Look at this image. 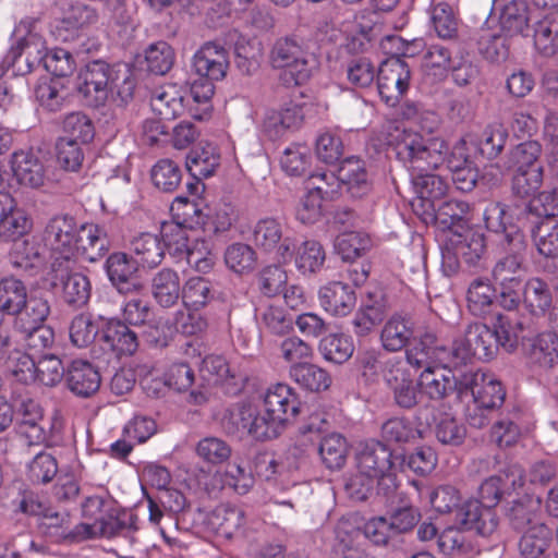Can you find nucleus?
<instances>
[{
	"label": "nucleus",
	"instance_id": "603ef678",
	"mask_svg": "<svg viewBox=\"0 0 558 558\" xmlns=\"http://www.w3.org/2000/svg\"><path fill=\"white\" fill-rule=\"evenodd\" d=\"M492 331L494 332L497 348L501 347L507 352H512L518 347L522 325L510 315L498 314L493 324Z\"/></svg>",
	"mask_w": 558,
	"mask_h": 558
},
{
	"label": "nucleus",
	"instance_id": "c03bdc74",
	"mask_svg": "<svg viewBox=\"0 0 558 558\" xmlns=\"http://www.w3.org/2000/svg\"><path fill=\"white\" fill-rule=\"evenodd\" d=\"M35 97L43 109L57 112L65 106L69 92L58 78L44 80L37 84Z\"/></svg>",
	"mask_w": 558,
	"mask_h": 558
},
{
	"label": "nucleus",
	"instance_id": "6e6552de",
	"mask_svg": "<svg viewBox=\"0 0 558 558\" xmlns=\"http://www.w3.org/2000/svg\"><path fill=\"white\" fill-rule=\"evenodd\" d=\"M496 339L492 328L484 324H472L463 337L456 339L450 350L449 364L460 365L472 357L487 361L497 353Z\"/></svg>",
	"mask_w": 558,
	"mask_h": 558
},
{
	"label": "nucleus",
	"instance_id": "69168bd1",
	"mask_svg": "<svg viewBox=\"0 0 558 558\" xmlns=\"http://www.w3.org/2000/svg\"><path fill=\"white\" fill-rule=\"evenodd\" d=\"M181 179L180 167L170 159L159 160L151 169V180L155 186L163 192L174 191Z\"/></svg>",
	"mask_w": 558,
	"mask_h": 558
},
{
	"label": "nucleus",
	"instance_id": "a211bd4d",
	"mask_svg": "<svg viewBox=\"0 0 558 558\" xmlns=\"http://www.w3.org/2000/svg\"><path fill=\"white\" fill-rule=\"evenodd\" d=\"M9 260L16 271L34 276L43 269L46 263V247L35 236L14 241Z\"/></svg>",
	"mask_w": 558,
	"mask_h": 558
},
{
	"label": "nucleus",
	"instance_id": "9d476101",
	"mask_svg": "<svg viewBox=\"0 0 558 558\" xmlns=\"http://www.w3.org/2000/svg\"><path fill=\"white\" fill-rule=\"evenodd\" d=\"M505 250L507 254L498 259L492 275L499 286L520 288L521 272L526 250V240L520 230H513L506 235Z\"/></svg>",
	"mask_w": 558,
	"mask_h": 558
},
{
	"label": "nucleus",
	"instance_id": "7ed1b4c3",
	"mask_svg": "<svg viewBox=\"0 0 558 558\" xmlns=\"http://www.w3.org/2000/svg\"><path fill=\"white\" fill-rule=\"evenodd\" d=\"M400 162L412 173L434 171L445 162L448 146L439 137H424L418 132L395 126L388 134Z\"/></svg>",
	"mask_w": 558,
	"mask_h": 558
},
{
	"label": "nucleus",
	"instance_id": "bb28decb",
	"mask_svg": "<svg viewBox=\"0 0 558 558\" xmlns=\"http://www.w3.org/2000/svg\"><path fill=\"white\" fill-rule=\"evenodd\" d=\"M461 376L456 377L450 369L425 367L421 373L418 386L430 400H441L456 391L460 397Z\"/></svg>",
	"mask_w": 558,
	"mask_h": 558
},
{
	"label": "nucleus",
	"instance_id": "680f3d73",
	"mask_svg": "<svg viewBox=\"0 0 558 558\" xmlns=\"http://www.w3.org/2000/svg\"><path fill=\"white\" fill-rule=\"evenodd\" d=\"M235 64L244 74H252L258 68L262 56L260 43L240 36L234 45Z\"/></svg>",
	"mask_w": 558,
	"mask_h": 558
},
{
	"label": "nucleus",
	"instance_id": "72a5a7b5",
	"mask_svg": "<svg viewBox=\"0 0 558 558\" xmlns=\"http://www.w3.org/2000/svg\"><path fill=\"white\" fill-rule=\"evenodd\" d=\"M151 293L155 301L169 308L182 298V286L179 274L171 268H162L151 279Z\"/></svg>",
	"mask_w": 558,
	"mask_h": 558
},
{
	"label": "nucleus",
	"instance_id": "cd10ccee",
	"mask_svg": "<svg viewBox=\"0 0 558 558\" xmlns=\"http://www.w3.org/2000/svg\"><path fill=\"white\" fill-rule=\"evenodd\" d=\"M320 306L333 316H347L355 306L356 298L352 288L341 281H331L319 289Z\"/></svg>",
	"mask_w": 558,
	"mask_h": 558
},
{
	"label": "nucleus",
	"instance_id": "f3484780",
	"mask_svg": "<svg viewBox=\"0 0 558 558\" xmlns=\"http://www.w3.org/2000/svg\"><path fill=\"white\" fill-rule=\"evenodd\" d=\"M192 65L198 76L220 81L229 69L228 51L217 41H207L195 52Z\"/></svg>",
	"mask_w": 558,
	"mask_h": 558
},
{
	"label": "nucleus",
	"instance_id": "4be33fe9",
	"mask_svg": "<svg viewBox=\"0 0 558 558\" xmlns=\"http://www.w3.org/2000/svg\"><path fill=\"white\" fill-rule=\"evenodd\" d=\"M414 323L408 315L395 313L384 323L379 340L387 352H399L410 344L414 338Z\"/></svg>",
	"mask_w": 558,
	"mask_h": 558
},
{
	"label": "nucleus",
	"instance_id": "ddd939ff",
	"mask_svg": "<svg viewBox=\"0 0 558 558\" xmlns=\"http://www.w3.org/2000/svg\"><path fill=\"white\" fill-rule=\"evenodd\" d=\"M112 66L97 60L90 62L80 74L78 90L93 107L101 106L110 97Z\"/></svg>",
	"mask_w": 558,
	"mask_h": 558
},
{
	"label": "nucleus",
	"instance_id": "e2e57ef3",
	"mask_svg": "<svg viewBox=\"0 0 558 558\" xmlns=\"http://www.w3.org/2000/svg\"><path fill=\"white\" fill-rule=\"evenodd\" d=\"M57 473L58 462L56 458L47 451L38 452L27 464V477L35 484L49 483Z\"/></svg>",
	"mask_w": 558,
	"mask_h": 558
},
{
	"label": "nucleus",
	"instance_id": "5701e85b",
	"mask_svg": "<svg viewBox=\"0 0 558 558\" xmlns=\"http://www.w3.org/2000/svg\"><path fill=\"white\" fill-rule=\"evenodd\" d=\"M220 165V154L216 145L211 143H199L186 157V169L197 180L195 183H187L192 193H196L199 181L214 174Z\"/></svg>",
	"mask_w": 558,
	"mask_h": 558
},
{
	"label": "nucleus",
	"instance_id": "a19ab883",
	"mask_svg": "<svg viewBox=\"0 0 558 558\" xmlns=\"http://www.w3.org/2000/svg\"><path fill=\"white\" fill-rule=\"evenodd\" d=\"M542 145L537 141H526L514 146L507 155L505 170H521L543 167Z\"/></svg>",
	"mask_w": 558,
	"mask_h": 558
},
{
	"label": "nucleus",
	"instance_id": "a18cd8bd",
	"mask_svg": "<svg viewBox=\"0 0 558 558\" xmlns=\"http://www.w3.org/2000/svg\"><path fill=\"white\" fill-rule=\"evenodd\" d=\"M496 291L488 279L476 278L468 289L466 302L468 308L475 316H483L490 312Z\"/></svg>",
	"mask_w": 558,
	"mask_h": 558
},
{
	"label": "nucleus",
	"instance_id": "13d9d810",
	"mask_svg": "<svg viewBox=\"0 0 558 558\" xmlns=\"http://www.w3.org/2000/svg\"><path fill=\"white\" fill-rule=\"evenodd\" d=\"M508 131L500 122H493L488 124L478 140V149L487 159L497 158L504 150L507 140Z\"/></svg>",
	"mask_w": 558,
	"mask_h": 558
},
{
	"label": "nucleus",
	"instance_id": "9b49d317",
	"mask_svg": "<svg viewBox=\"0 0 558 558\" xmlns=\"http://www.w3.org/2000/svg\"><path fill=\"white\" fill-rule=\"evenodd\" d=\"M410 78V68L403 59L391 57L385 60L377 73V87L381 99L388 106L395 107L407 92Z\"/></svg>",
	"mask_w": 558,
	"mask_h": 558
},
{
	"label": "nucleus",
	"instance_id": "20e7f679",
	"mask_svg": "<svg viewBox=\"0 0 558 558\" xmlns=\"http://www.w3.org/2000/svg\"><path fill=\"white\" fill-rule=\"evenodd\" d=\"M270 63L275 69L284 70L288 84L302 85L317 65L316 57L301 38L287 36L278 38L270 50Z\"/></svg>",
	"mask_w": 558,
	"mask_h": 558
},
{
	"label": "nucleus",
	"instance_id": "f704fd0d",
	"mask_svg": "<svg viewBox=\"0 0 558 558\" xmlns=\"http://www.w3.org/2000/svg\"><path fill=\"white\" fill-rule=\"evenodd\" d=\"M534 14L524 0H511L500 9V29L508 35L522 34L529 22L534 23Z\"/></svg>",
	"mask_w": 558,
	"mask_h": 558
},
{
	"label": "nucleus",
	"instance_id": "2f4dec72",
	"mask_svg": "<svg viewBox=\"0 0 558 558\" xmlns=\"http://www.w3.org/2000/svg\"><path fill=\"white\" fill-rule=\"evenodd\" d=\"M14 178L22 185L39 187L44 184L46 172L43 162L33 151H16L11 159Z\"/></svg>",
	"mask_w": 558,
	"mask_h": 558
},
{
	"label": "nucleus",
	"instance_id": "8fccbe9b",
	"mask_svg": "<svg viewBox=\"0 0 558 558\" xmlns=\"http://www.w3.org/2000/svg\"><path fill=\"white\" fill-rule=\"evenodd\" d=\"M318 350L326 361L342 364L352 356L354 344L350 337L332 333L320 340Z\"/></svg>",
	"mask_w": 558,
	"mask_h": 558
},
{
	"label": "nucleus",
	"instance_id": "c85d7f7f",
	"mask_svg": "<svg viewBox=\"0 0 558 558\" xmlns=\"http://www.w3.org/2000/svg\"><path fill=\"white\" fill-rule=\"evenodd\" d=\"M65 380L73 393L86 398L99 389L101 377L98 368L88 361L74 360L68 368Z\"/></svg>",
	"mask_w": 558,
	"mask_h": 558
},
{
	"label": "nucleus",
	"instance_id": "f8f14e48",
	"mask_svg": "<svg viewBox=\"0 0 558 558\" xmlns=\"http://www.w3.org/2000/svg\"><path fill=\"white\" fill-rule=\"evenodd\" d=\"M525 483V474L519 464H509L498 474L484 480L477 489V498L486 507L496 509L501 498L511 495Z\"/></svg>",
	"mask_w": 558,
	"mask_h": 558
},
{
	"label": "nucleus",
	"instance_id": "bf43d9fd",
	"mask_svg": "<svg viewBox=\"0 0 558 558\" xmlns=\"http://www.w3.org/2000/svg\"><path fill=\"white\" fill-rule=\"evenodd\" d=\"M454 253L461 256L462 262L474 265L485 251L484 236L481 233L468 231L465 234L454 235L450 239Z\"/></svg>",
	"mask_w": 558,
	"mask_h": 558
},
{
	"label": "nucleus",
	"instance_id": "4c0bfd02",
	"mask_svg": "<svg viewBox=\"0 0 558 558\" xmlns=\"http://www.w3.org/2000/svg\"><path fill=\"white\" fill-rule=\"evenodd\" d=\"M551 530L543 523L535 522L520 538V554L524 558H539L551 545Z\"/></svg>",
	"mask_w": 558,
	"mask_h": 558
},
{
	"label": "nucleus",
	"instance_id": "393cba45",
	"mask_svg": "<svg viewBox=\"0 0 558 558\" xmlns=\"http://www.w3.org/2000/svg\"><path fill=\"white\" fill-rule=\"evenodd\" d=\"M13 502L16 511L28 515L44 517L49 521L48 524L50 526L68 529L69 513L65 511H54L47 505L46 499L34 490H21Z\"/></svg>",
	"mask_w": 558,
	"mask_h": 558
},
{
	"label": "nucleus",
	"instance_id": "0e129e2a",
	"mask_svg": "<svg viewBox=\"0 0 558 558\" xmlns=\"http://www.w3.org/2000/svg\"><path fill=\"white\" fill-rule=\"evenodd\" d=\"M225 263L232 271L245 274L254 269L256 254L247 244L233 243L226 248Z\"/></svg>",
	"mask_w": 558,
	"mask_h": 558
},
{
	"label": "nucleus",
	"instance_id": "0eeeda50",
	"mask_svg": "<svg viewBox=\"0 0 558 558\" xmlns=\"http://www.w3.org/2000/svg\"><path fill=\"white\" fill-rule=\"evenodd\" d=\"M138 530V519L132 511L123 510L116 514L100 515L94 522H82L70 530L66 535L73 541L81 542L96 537L131 538Z\"/></svg>",
	"mask_w": 558,
	"mask_h": 558
},
{
	"label": "nucleus",
	"instance_id": "a878e982",
	"mask_svg": "<svg viewBox=\"0 0 558 558\" xmlns=\"http://www.w3.org/2000/svg\"><path fill=\"white\" fill-rule=\"evenodd\" d=\"M96 11L84 3L71 5L54 27V35L62 41H71L78 37L80 33L97 22Z\"/></svg>",
	"mask_w": 558,
	"mask_h": 558
},
{
	"label": "nucleus",
	"instance_id": "774afa93",
	"mask_svg": "<svg viewBox=\"0 0 558 558\" xmlns=\"http://www.w3.org/2000/svg\"><path fill=\"white\" fill-rule=\"evenodd\" d=\"M538 253L545 257H558V225L551 221L539 223L533 232Z\"/></svg>",
	"mask_w": 558,
	"mask_h": 558
},
{
	"label": "nucleus",
	"instance_id": "412c9836",
	"mask_svg": "<svg viewBox=\"0 0 558 558\" xmlns=\"http://www.w3.org/2000/svg\"><path fill=\"white\" fill-rule=\"evenodd\" d=\"M32 229V220L26 211L17 207L15 199L5 192H0V236L15 240Z\"/></svg>",
	"mask_w": 558,
	"mask_h": 558
},
{
	"label": "nucleus",
	"instance_id": "6e6d98bb",
	"mask_svg": "<svg viewBox=\"0 0 558 558\" xmlns=\"http://www.w3.org/2000/svg\"><path fill=\"white\" fill-rule=\"evenodd\" d=\"M326 259L325 250L322 244L315 240H306L295 253L294 262L296 268L303 274H314L318 271Z\"/></svg>",
	"mask_w": 558,
	"mask_h": 558
},
{
	"label": "nucleus",
	"instance_id": "e433bc0d",
	"mask_svg": "<svg viewBox=\"0 0 558 558\" xmlns=\"http://www.w3.org/2000/svg\"><path fill=\"white\" fill-rule=\"evenodd\" d=\"M216 295L214 283L205 277L192 276L182 286V302L187 310L199 311Z\"/></svg>",
	"mask_w": 558,
	"mask_h": 558
},
{
	"label": "nucleus",
	"instance_id": "052dcab7",
	"mask_svg": "<svg viewBox=\"0 0 558 558\" xmlns=\"http://www.w3.org/2000/svg\"><path fill=\"white\" fill-rule=\"evenodd\" d=\"M437 545L442 554L452 558H464L473 550L472 543L457 527L444 530L437 537Z\"/></svg>",
	"mask_w": 558,
	"mask_h": 558
},
{
	"label": "nucleus",
	"instance_id": "b1692460",
	"mask_svg": "<svg viewBox=\"0 0 558 558\" xmlns=\"http://www.w3.org/2000/svg\"><path fill=\"white\" fill-rule=\"evenodd\" d=\"M75 246L77 257L95 263L102 258L110 248V241L106 230L95 223H84L78 227Z\"/></svg>",
	"mask_w": 558,
	"mask_h": 558
},
{
	"label": "nucleus",
	"instance_id": "4d7b16f0",
	"mask_svg": "<svg viewBox=\"0 0 558 558\" xmlns=\"http://www.w3.org/2000/svg\"><path fill=\"white\" fill-rule=\"evenodd\" d=\"M195 452L203 462L210 465H218L229 460L232 449L222 438L207 436L197 442Z\"/></svg>",
	"mask_w": 558,
	"mask_h": 558
},
{
	"label": "nucleus",
	"instance_id": "864d4df0",
	"mask_svg": "<svg viewBox=\"0 0 558 558\" xmlns=\"http://www.w3.org/2000/svg\"><path fill=\"white\" fill-rule=\"evenodd\" d=\"M523 301L533 315H543L550 308L553 298L546 282L538 278L530 279L524 287Z\"/></svg>",
	"mask_w": 558,
	"mask_h": 558
},
{
	"label": "nucleus",
	"instance_id": "dca6fc26",
	"mask_svg": "<svg viewBox=\"0 0 558 558\" xmlns=\"http://www.w3.org/2000/svg\"><path fill=\"white\" fill-rule=\"evenodd\" d=\"M457 518L464 529L483 537L496 534L500 523L496 509L486 507L476 499L466 500L459 508Z\"/></svg>",
	"mask_w": 558,
	"mask_h": 558
},
{
	"label": "nucleus",
	"instance_id": "49530a36",
	"mask_svg": "<svg viewBox=\"0 0 558 558\" xmlns=\"http://www.w3.org/2000/svg\"><path fill=\"white\" fill-rule=\"evenodd\" d=\"M330 190L323 185L308 187L307 193L301 198L295 216L302 223H315L323 215V202L329 197Z\"/></svg>",
	"mask_w": 558,
	"mask_h": 558
},
{
	"label": "nucleus",
	"instance_id": "6ab92c4d",
	"mask_svg": "<svg viewBox=\"0 0 558 558\" xmlns=\"http://www.w3.org/2000/svg\"><path fill=\"white\" fill-rule=\"evenodd\" d=\"M99 340L102 349L111 351L116 360L121 355H132L138 347L135 332L114 318L104 320Z\"/></svg>",
	"mask_w": 558,
	"mask_h": 558
},
{
	"label": "nucleus",
	"instance_id": "37998d69",
	"mask_svg": "<svg viewBox=\"0 0 558 558\" xmlns=\"http://www.w3.org/2000/svg\"><path fill=\"white\" fill-rule=\"evenodd\" d=\"M542 499L533 494H524L511 502L508 517L515 529L533 525L541 511Z\"/></svg>",
	"mask_w": 558,
	"mask_h": 558
},
{
	"label": "nucleus",
	"instance_id": "1a4fd4ad",
	"mask_svg": "<svg viewBox=\"0 0 558 558\" xmlns=\"http://www.w3.org/2000/svg\"><path fill=\"white\" fill-rule=\"evenodd\" d=\"M252 241L265 253L274 254L278 262H290L294 256L293 238L283 234L282 223L275 218L259 219L252 229Z\"/></svg>",
	"mask_w": 558,
	"mask_h": 558
},
{
	"label": "nucleus",
	"instance_id": "c9c22d12",
	"mask_svg": "<svg viewBox=\"0 0 558 558\" xmlns=\"http://www.w3.org/2000/svg\"><path fill=\"white\" fill-rule=\"evenodd\" d=\"M130 251L135 255L138 265L147 268L157 267L165 257L161 240L149 232L134 236L130 242Z\"/></svg>",
	"mask_w": 558,
	"mask_h": 558
},
{
	"label": "nucleus",
	"instance_id": "5fc2aeb1",
	"mask_svg": "<svg viewBox=\"0 0 558 558\" xmlns=\"http://www.w3.org/2000/svg\"><path fill=\"white\" fill-rule=\"evenodd\" d=\"M62 267L59 269L63 272ZM63 287V300L69 305L82 306L87 303L90 296V283L86 276L78 272L66 274L63 278L61 274Z\"/></svg>",
	"mask_w": 558,
	"mask_h": 558
},
{
	"label": "nucleus",
	"instance_id": "f03ea898",
	"mask_svg": "<svg viewBox=\"0 0 558 558\" xmlns=\"http://www.w3.org/2000/svg\"><path fill=\"white\" fill-rule=\"evenodd\" d=\"M357 473L352 476L345 487L356 500H365L377 485L388 494L396 488V470L399 457L380 441L362 444L356 452Z\"/></svg>",
	"mask_w": 558,
	"mask_h": 558
},
{
	"label": "nucleus",
	"instance_id": "c756f323",
	"mask_svg": "<svg viewBox=\"0 0 558 558\" xmlns=\"http://www.w3.org/2000/svg\"><path fill=\"white\" fill-rule=\"evenodd\" d=\"M412 340L414 341L413 344L405 351L408 364L421 368L426 366L433 357L449 362L450 352H448L446 357L447 351L445 348L437 345V337L433 331L425 330L417 335L414 332Z\"/></svg>",
	"mask_w": 558,
	"mask_h": 558
},
{
	"label": "nucleus",
	"instance_id": "3c124183",
	"mask_svg": "<svg viewBox=\"0 0 558 558\" xmlns=\"http://www.w3.org/2000/svg\"><path fill=\"white\" fill-rule=\"evenodd\" d=\"M411 177L414 189L422 199L440 201L448 191V183L432 171H415Z\"/></svg>",
	"mask_w": 558,
	"mask_h": 558
},
{
	"label": "nucleus",
	"instance_id": "58836bf2",
	"mask_svg": "<svg viewBox=\"0 0 558 558\" xmlns=\"http://www.w3.org/2000/svg\"><path fill=\"white\" fill-rule=\"evenodd\" d=\"M50 314V305L44 298L28 295L22 308L14 314L17 330H32L43 325Z\"/></svg>",
	"mask_w": 558,
	"mask_h": 558
},
{
	"label": "nucleus",
	"instance_id": "473e14b6",
	"mask_svg": "<svg viewBox=\"0 0 558 558\" xmlns=\"http://www.w3.org/2000/svg\"><path fill=\"white\" fill-rule=\"evenodd\" d=\"M533 39L535 49L545 57L558 58V14L533 15Z\"/></svg>",
	"mask_w": 558,
	"mask_h": 558
},
{
	"label": "nucleus",
	"instance_id": "79ce46f5",
	"mask_svg": "<svg viewBox=\"0 0 558 558\" xmlns=\"http://www.w3.org/2000/svg\"><path fill=\"white\" fill-rule=\"evenodd\" d=\"M290 376L298 385L310 391L326 390L331 385L329 374L318 365L308 362L292 365Z\"/></svg>",
	"mask_w": 558,
	"mask_h": 558
},
{
	"label": "nucleus",
	"instance_id": "423d86ee",
	"mask_svg": "<svg viewBox=\"0 0 558 558\" xmlns=\"http://www.w3.org/2000/svg\"><path fill=\"white\" fill-rule=\"evenodd\" d=\"M78 227L75 219L69 215L52 217L44 232L45 247L51 253V267L54 272L65 263V271L70 269V263L77 257L75 240Z\"/></svg>",
	"mask_w": 558,
	"mask_h": 558
},
{
	"label": "nucleus",
	"instance_id": "338daca9",
	"mask_svg": "<svg viewBox=\"0 0 558 558\" xmlns=\"http://www.w3.org/2000/svg\"><path fill=\"white\" fill-rule=\"evenodd\" d=\"M371 247L368 235L356 232H343L336 240V248L344 260H353L360 257Z\"/></svg>",
	"mask_w": 558,
	"mask_h": 558
},
{
	"label": "nucleus",
	"instance_id": "4468645a",
	"mask_svg": "<svg viewBox=\"0 0 558 558\" xmlns=\"http://www.w3.org/2000/svg\"><path fill=\"white\" fill-rule=\"evenodd\" d=\"M138 263L126 253L111 254L106 260V271L112 286L121 294L137 293L144 284L138 278Z\"/></svg>",
	"mask_w": 558,
	"mask_h": 558
},
{
	"label": "nucleus",
	"instance_id": "de8ad7c7",
	"mask_svg": "<svg viewBox=\"0 0 558 558\" xmlns=\"http://www.w3.org/2000/svg\"><path fill=\"white\" fill-rule=\"evenodd\" d=\"M318 452L327 469L338 470L345 463L348 453L347 440L341 434H328L320 440Z\"/></svg>",
	"mask_w": 558,
	"mask_h": 558
},
{
	"label": "nucleus",
	"instance_id": "7c9ffc66",
	"mask_svg": "<svg viewBox=\"0 0 558 558\" xmlns=\"http://www.w3.org/2000/svg\"><path fill=\"white\" fill-rule=\"evenodd\" d=\"M337 180L352 197L360 198L371 191L365 162L356 157L342 160L337 171Z\"/></svg>",
	"mask_w": 558,
	"mask_h": 558
},
{
	"label": "nucleus",
	"instance_id": "f257e3e1",
	"mask_svg": "<svg viewBox=\"0 0 558 558\" xmlns=\"http://www.w3.org/2000/svg\"><path fill=\"white\" fill-rule=\"evenodd\" d=\"M300 412L294 390L286 384H276L264 393L259 403H238L227 416L230 434L246 436L256 441L277 438L287 423Z\"/></svg>",
	"mask_w": 558,
	"mask_h": 558
},
{
	"label": "nucleus",
	"instance_id": "39448f33",
	"mask_svg": "<svg viewBox=\"0 0 558 558\" xmlns=\"http://www.w3.org/2000/svg\"><path fill=\"white\" fill-rule=\"evenodd\" d=\"M468 392L473 397L474 408H469L470 425L481 428L486 425V410L500 407L505 400L501 384L492 375L482 372H469L461 375L460 398Z\"/></svg>",
	"mask_w": 558,
	"mask_h": 558
},
{
	"label": "nucleus",
	"instance_id": "2eb2a0df",
	"mask_svg": "<svg viewBox=\"0 0 558 558\" xmlns=\"http://www.w3.org/2000/svg\"><path fill=\"white\" fill-rule=\"evenodd\" d=\"M210 529L228 541H238L246 536L248 520L241 507L229 504L217 506L208 517Z\"/></svg>",
	"mask_w": 558,
	"mask_h": 558
},
{
	"label": "nucleus",
	"instance_id": "aec40b11",
	"mask_svg": "<svg viewBox=\"0 0 558 558\" xmlns=\"http://www.w3.org/2000/svg\"><path fill=\"white\" fill-rule=\"evenodd\" d=\"M530 367L535 372H547L558 363V336L547 331L531 338L525 347Z\"/></svg>",
	"mask_w": 558,
	"mask_h": 558
},
{
	"label": "nucleus",
	"instance_id": "ea45409f",
	"mask_svg": "<svg viewBox=\"0 0 558 558\" xmlns=\"http://www.w3.org/2000/svg\"><path fill=\"white\" fill-rule=\"evenodd\" d=\"M153 111L163 120H172L184 111L183 97L174 86L157 88L150 98Z\"/></svg>",
	"mask_w": 558,
	"mask_h": 558
},
{
	"label": "nucleus",
	"instance_id": "09e8293b",
	"mask_svg": "<svg viewBox=\"0 0 558 558\" xmlns=\"http://www.w3.org/2000/svg\"><path fill=\"white\" fill-rule=\"evenodd\" d=\"M28 296L25 284L13 277L0 280V311L9 315L19 312Z\"/></svg>",
	"mask_w": 558,
	"mask_h": 558
}]
</instances>
